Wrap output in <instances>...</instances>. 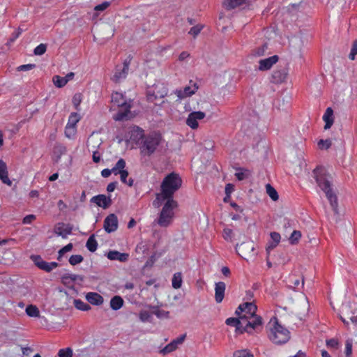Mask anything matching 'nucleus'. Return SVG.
Returning <instances> with one entry per match:
<instances>
[{"mask_svg":"<svg viewBox=\"0 0 357 357\" xmlns=\"http://www.w3.org/2000/svg\"><path fill=\"white\" fill-rule=\"evenodd\" d=\"M143 132V130L137 128L132 132L131 138L136 140L141 155L149 157L160 151L164 140L159 133L144 135Z\"/></svg>","mask_w":357,"mask_h":357,"instance_id":"f257e3e1","label":"nucleus"},{"mask_svg":"<svg viewBox=\"0 0 357 357\" xmlns=\"http://www.w3.org/2000/svg\"><path fill=\"white\" fill-rule=\"evenodd\" d=\"M181 185L182 180L178 174L171 173L166 176L160 185V192L155 195V199L153 202L154 207L158 208L165 201L174 199V194Z\"/></svg>","mask_w":357,"mask_h":357,"instance_id":"f03ea898","label":"nucleus"},{"mask_svg":"<svg viewBox=\"0 0 357 357\" xmlns=\"http://www.w3.org/2000/svg\"><path fill=\"white\" fill-rule=\"evenodd\" d=\"M257 306L253 303H245L240 305L236 310V314L241 319V324L245 326V332L252 333L262 326V319L256 314Z\"/></svg>","mask_w":357,"mask_h":357,"instance_id":"7ed1b4c3","label":"nucleus"},{"mask_svg":"<svg viewBox=\"0 0 357 357\" xmlns=\"http://www.w3.org/2000/svg\"><path fill=\"white\" fill-rule=\"evenodd\" d=\"M313 176L318 186L325 193L335 213L337 212V199L331 187L333 178L324 167H317L313 171Z\"/></svg>","mask_w":357,"mask_h":357,"instance_id":"20e7f679","label":"nucleus"},{"mask_svg":"<svg viewBox=\"0 0 357 357\" xmlns=\"http://www.w3.org/2000/svg\"><path fill=\"white\" fill-rule=\"evenodd\" d=\"M178 207V203L174 199L165 201L164 205L155 222L161 227H169L174 220V209Z\"/></svg>","mask_w":357,"mask_h":357,"instance_id":"39448f33","label":"nucleus"},{"mask_svg":"<svg viewBox=\"0 0 357 357\" xmlns=\"http://www.w3.org/2000/svg\"><path fill=\"white\" fill-rule=\"evenodd\" d=\"M270 328L268 337L274 344H282L287 342L290 338L289 331L278 323L276 318L269 322Z\"/></svg>","mask_w":357,"mask_h":357,"instance_id":"423d86ee","label":"nucleus"},{"mask_svg":"<svg viewBox=\"0 0 357 357\" xmlns=\"http://www.w3.org/2000/svg\"><path fill=\"white\" fill-rule=\"evenodd\" d=\"M112 102L119 107H121L123 111H119L114 116L115 121H123L127 119L130 113V100L127 99L122 93L115 92L112 96Z\"/></svg>","mask_w":357,"mask_h":357,"instance_id":"0eeeda50","label":"nucleus"},{"mask_svg":"<svg viewBox=\"0 0 357 357\" xmlns=\"http://www.w3.org/2000/svg\"><path fill=\"white\" fill-rule=\"evenodd\" d=\"M167 94V88L162 84H155L147 91V98L149 102L158 104H165V100L163 98Z\"/></svg>","mask_w":357,"mask_h":357,"instance_id":"6e6552de","label":"nucleus"},{"mask_svg":"<svg viewBox=\"0 0 357 357\" xmlns=\"http://www.w3.org/2000/svg\"><path fill=\"white\" fill-rule=\"evenodd\" d=\"M341 313L340 319L344 324H349L347 321V319H349L352 324L357 326V303H349L343 305Z\"/></svg>","mask_w":357,"mask_h":357,"instance_id":"1a4fd4ad","label":"nucleus"},{"mask_svg":"<svg viewBox=\"0 0 357 357\" xmlns=\"http://www.w3.org/2000/svg\"><path fill=\"white\" fill-rule=\"evenodd\" d=\"M129 64L130 61L126 60L122 65L116 66L111 79L115 83H119L124 80L128 74Z\"/></svg>","mask_w":357,"mask_h":357,"instance_id":"9d476101","label":"nucleus"},{"mask_svg":"<svg viewBox=\"0 0 357 357\" xmlns=\"http://www.w3.org/2000/svg\"><path fill=\"white\" fill-rule=\"evenodd\" d=\"M31 259L38 268L47 273H50L59 266L57 262H47L44 261L40 255H32Z\"/></svg>","mask_w":357,"mask_h":357,"instance_id":"9b49d317","label":"nucleus"},{"mask_svg":"<svg viewBox=\"0 0 357 357\" xmlns=\"http://www.w3.org/2000/svg\"><path fill=\"white\" fill-rule=\"evenodd\" d=\"M206 114L201 111L192 112L188 114L186 124L192 129H197L199 126L198 121L205 118Z\"/></svg>","mask_w":357,"mask_h":357,"instance_id":"f8f14e48","label":"nucleus"},{"mask_svg":"<svg viewBox=\"0 0 357 357\" xmlns=\"http://www.w3.org/2000/svg\"><path fill=\"white\" fill-rule=\"evenodd\" d=\"M198 89L196 84H192L190 86H186L183 89H176L174 91V93L177 96L178 100L186 98L192 96Z\"/></svg>","mask_w":357,"mask_h":357,"instance_id":"ddd939ff","label":"nucleus"},{"mask_svg":"<svg viewBox=\"0 0 357 357\" xmlns=\"http://www.w3.org/2000/svg\"><path fill=\"white\" fill-rule=\"evenodd\" d=\"M185 334H184L173 340L170 343L167 344L163 349H162L160 351V354H162L163 356H165L175 351L178 348V345L183 344L185 339Z\"/></svg>","mask_w":357,"mask_h":357,"instance_id":"4468645a","label":"nucleus"},{"mask_svg":"<svg viewBox=\"0 0 357 357\" xmlns=\"http://www.w3.org/2000/svg\"><path fill=\"white\" fill-rule=\"evenodd\" d=\"M118 228V218L115 214H109L104 220V229L107 233L115 231Z\"/></svg>","mask_w":357,"mask_h":357,"instance_id":"2eb2a0df","label":"nucleus"},{"mask_svg":"<svg viewBox=\"0 0 357 357\" xmlns=\"http://www.w3.org/2000/svg\"><path fill=\"white\" fill-rule=\"evenodd\" d=\"M278 59L277 55H273L268 58L259 60L258 66L259 70L266 71L270 70L272 66L278 61Z\"/></svg>","mask_w":357,"mask_h":357,"instance_id":"dca6fc26","label":"nucleus"},{"mask_svg":"<svg viewBox=\"0 0 357 357\" xmlns=\"http://www.w3.org/2000/svg\"><path fill=\"white\" fill-rule=\"evenodd\" d=\"M236 250L240 256L245 258L246 256L254 251L253 242L242 243L240 245H236Z\"/></svg>","mask_w":357,"mask_h":357,"instance_id":"f3484780","label":"nucleus"},{"mask_svg":"<svg viewBox=\"0 0 357 357\" xmlns=\"http://www.w3.org/2000/svg\"><path fill=\"white\" fill-rule=\"evenodd\" d=\"M83 280L84 277L77 274L65 273L61 277L62 283L67 287H71L74 282L78 281L82 282Z\"/></svg>","mask_w":357,"mask_h":357,"instance_id":"a211bd4d","label":"nucleus"},{"mask_svg":"<svg viewBox=\"0 0 357 357\" xmlns=\"http://www.w3.org/2000/svg\"><path fill=\"white\" fill-rule=\"evenodd\" d=\"M91 202L95 203L98 206L103 208H108L112 204V199L110 197H107L105 195H98L94 196L91 199Z\"/></svg>","mask_w":357,"mask_h":357,"instance_id":"6ab92c4d","label":"nucleus"},{"mask_svg":"<svg viewBox=\"0 0 357 357\" xmlns=\"http://www.w3.org/2000/svg\"><path fill=\"white\" fill-rule=\"evenodd\" d=\"M226 284L223 282H218L215 284V300L216 303H220L225 297Z\"/></svg>","mask_w":357,"mask_h":357,"instance_id":"aec40b11","label":"nucleus"},{"mask_svg":"<svg viewBox=\"0 0 357 357\" xmlns=\"http://www.w3.org/2000/svg\"><path fill=\"white\" fill-rule=\"evenodd\" d=\"M107 257L110 260H116L121 262H126L129 259V254L120 252L116 250H110L107 254Z\"/></svg>","mask_w":357,"mask_h":357,"instance_id":"412c9836","label":"nucleus"},{"mask_svg":"<svg viewBox=\"0 0 357 357\" xmlns=\"http://www.w3.org/2000/svg\"><path fill=\"white\" fill-rule=\"evenodd\" d=\"M0 179L3 183L9 186L12 185V181L8 178L7 165L2 160H0Z\"/></svg>","mask_w":357,"mask_h":357,"instance_id":"4be33fe9","label":"nucleus"},{"mask_svg":"<svg viewBox=\"0 0 357 357\" xmlns=\"http://www.w3.org/2000/svg\"><path fill=\"white\" fill-rule=\"evenodd\" d=\"M86 301L92 305H100L103 303V298L96 292H89L86 294Z\"/></svg>","mask_w":357,"mask_h":357,"instance_id":"5701e85b","label":"nucleus"},{"mask_svg":"<svg viewBox=\"0 0 357 357\" xmlns=\"http://www.w3.org/2000/svg\"><path fill=\"white\" fill-rule=\"evenodd\" d=\"M287 73L284 69L276 70L273 72L272 82L273 83H282L285 81Z\"/></svg>","mask_w":357,"mask_h":357,"instance_id":"b1692460","label":"nucleus"},{"mask_svg":"<svg viewBox=\"0 0 357 357\" xmlns=\"http://www.w3.org/2000/svg\"><path fill=\"white\" fill-rule=\"evenodd\" d=\"M241 319L239 317L237 318L230 317L226 319L225 323L229 326H235L237 331H241V333L245 332V326L243 324H241Z\"/></svg>","mask_w":357,"mask_h":357,"instance_id":"393cba45","label":"nucleus"},{"mask_svg":"<svg viewBox=\"0 0 357 357\" xmlns=\"http://www.w3.org/2000/svg\"><path fill=\"white\" fill-rule=\"evenodd\" d=\"M323 120L326 123L324 126V129H329L333 123V111L331 107H328L326 109L323 116Z\"/></svg>","mask_w":357,"mask_h":357,"instance_id":"a878e982","label":"nucleus"},{"mask_svg":"<svg viewBox=\"0 0 357 357\" xmlns=\"http://www.w3.org/2000/svg\"><path fill=\"white\" fill-rule=\"evenodd\" d=\"M123 300L119 296H115L110 300V307L114 310H118L122 307Z\"/></svg>","mask_w":357,"mask_h":357,"instance_id":"bb28decb","label":"nucleus"},{"mask_svg":"<svg viewBox=\"0 0 357 357\" xmlns=\"http://www.w3.org/2000/svg\"><path fill=\"white\" fill-rule=\"evenodd\" d=\"M126 163L124 159L120 158L115 165L112 168V173L115 175L119 174L121 172H123L126 167Z\"/></svg>","mask_w":357,"mask_h":357,"instance_id":"cd10ccee","label":"nucleus"},{"mask_svg":"<svg viewBox=\"0 0 357 357\" xmlns=\"http://www.w3.org/2000/svg\"><path fill=\"white\" fill-rule=\"evenodd\" d=\"M25 312L29 317H39L40 311L38 308L33 305H29L26 307Z\"/></svg>","mask_w":357,"mask_h":357,"instance_id":"c85d7f7f","label":"nucleus"},{"mask_svg":"<svg viewBox=\"0 0 357 357\" xmlns=\"http://www.w3.org/2000/svg\"><path fill=\"white\" fill-rule=\"evenodd\" d=\"M245 0H224V6L227 9H233L242 5Z\"/></svg>","mask_w":357,"mask_h":357,"instance_id":"c756f323","label":"nucleus"},{"mask_svg":"<svg viewBox=\"0 0 357 357\" xmlns=\"http://www.w3.org/2000/svg\"><path fill=\"white\" fill-rule=\"evenodd\" d=\"M86 248L90 252H95L97 250L98 248V243L96 240L95 239L94 235H91L87 240L86 243Z\"/></svg>","mask_w":357,"mask_h":357,"instance_id":"7c9ffc66","label":"nucleus"},{"mask_svg":"<svg viewBox=\"0 0 357 357\" xmlns=\"http://www.w3.org/2000/svg\"><path fill=\"white\" fill-rule=\"evenodd\" d=\"M182 275L181 273H176L174 274L172 284L173 288L179 289L182 285Z\"/></svg>","mask_w":357,"mask_h":357,"instance_id":"2f4dec72","label":"nucleus"},{"mask_svg":"<svg viewBox=\"0 0 357 357\" xmlns=\"http://www.w3.org/2000/svg\"><path fill=\"white\" fill-rule=\"evenodd\" d=\"M79 120H80L79 114H77V112H73L69 116L66 126L76 127V125L79 121Z\"/></svg>","mask_w":357,"mask_h":357,"instance_id":"473e14b6","label":"nucleus"},{"mask_svg":"<svg viewBox=\"0 0 357 357\" xmlns=\"http://www.w3.org/2000/svg\"><path fill=\"white\" fill-rule=\"evenodd\" d=\"M75 307L79 310L82 311H88L91 309V307L89 304L84 303L80 299H75L73 301Z\"/></svg>","mask_w":357,"mask_h":357,"instance_id":"72a5a7b5","label":"nucleus"},{"mask_svg":"<svg viewBox=\"0 0 357 357\" xmlns=\"http://www.w3.org/2000/svg\"><path fill=\"white\" fill-rule=\"evenodd\" d=\"M266 192L268 195V196L273 200L277 201L279 198L278 194L275 189L272 187L270 184H267L266 185Z\"/></svg>","mask_w":357,"mask_h":357,"instance_id":"f704fd0d","label":"nucleus"},{"mask_svg":"<svg viewBox=\"0 0 357 357\" xmlns=\"http://www.w3.org/2000/svg\"><path fill=\"white\" fill-rule=\"evenodd\" d=\"M52 80L54 85L59 88H61L67 84L64 77H60L59 75L54 76Z\"/></svg>","mask_w":357,"mask_h":357,"instance_id":"c9c22d12","label":"nucleus"},{"mask_svg":"<svg viewBox=\"0 0 357 357\" xmlns=\"http://www.w3.org/2000/svg\"><path fill=\"white\" fill-rule=\"evenodd\" d=\"M55 233L58 236H61L63 238H66V236L71 233V229L68 228L63 229L61 227L58 226L55 229Z\"/></svg>","mask_w":357,"mask_h":357,"instance_id":"e433bc0d","label":"nucleus"},{"mask_svg":"<svg viewBox=\"0 0 357 357\" xmlns=\"http://www.w3.org/2000/svg\"><path fill=\"white\" fill-rule=\"evenodd\" d=\"M267 50V45H262L260 47H257L252 51V54L255 56H264Z\"/></svg>","mask_w":357,"mask_h":357,"instance_id":"4c0bfd02","label":"nucleus"},{"mask_svg":"<svg viewBox=\"0 0 357 357\" xmlns=\"http://www.w3.org/2000/svg\"><path fill=\"white\" fill-rule=\"evenodd\" d=\"M73 349L70 347L61 349L59 350L58 356L59 357H72L73 356Z\"/></svg>","mask_w":357,"mask_h":357,"instance_id":"58836bf2","label":"nucleus"},{"mask_svg":"<svg viewBox=\"0 0 357 357\" xmlns=\"http://www.w3.org/2000/svg\"><path fill=\"white\" fill-rule=\"evenodd\" d=\"M84 258L80 255H72L69 259V263L73 265H77L83 261Z\"/></svg>","mask_w":357,"mask_h":357,"instance_id":"ea45409f","label":"nucleus"},{"mask_svg":"<svg viewBox=\"0 0 357 357\" xmlns=\"http://www.w3.org/2000/svg\"><path fill=\"white\" fill-rule=\"evenodd\" d=\"M97 145H93V149L91 151L93 152V160L94 162L98 163L100 160V153L96 150V148L100 145V143L98 142H96Z\"/></svg>","mask_w":357,"mask_h":357,"instance_id":"a19ab883","label":"nucleus"},{"mask_svg":"<svg viewBox=\"0 0 357 357\" xmlns=\"http://www.w3.org/2000/svg\"><path fill=\"white\" fill-rule=\"evenodd\" d=\"M234 357H254L253 355L246 349L238 350L234 353Z\"/></svg>","mask_w":357,"mask_h":357,"instance_id":"79ce46f5","label":"nucleus"},{"mask_svg":"<svg viewBox=\"0 0 357 357\" xmlns=\"http://www.w3.org/2000/svg\"><path fill=\"white\" fill-rule=\"evenodd\" d=\"M352 344L353 341L351 339H348L345 342V354L346 357H351L352 354Z\"/></svg>","mask_w":357,"mask_h":357,"instance_id":"37998d69","label":"nucleus"},{"mask_svg":"<svg viewBox=\"0 0 357 357\" xmlns=\"http://www.w3.org/2000/svg\"><path fill=\"white\" fill-rule=\"evenodd\" d=\"M73 249V244L72 243H68V245H65L63 248H62L58 252L59 255H58V260H61V259L62 258L63 255L66 253V252H70Z\"/></svg>","mask_w":357,"mask_h":357,"instance_id":"c03bdc74","label":"nucleus"},{"mask_svg":"<svg viewBox=\"0 0 357 357\" xmlns=\"http://www.w3.org/2000/svg\"><path fill=\"white\" fill-rule=\"evenodd\" d=\"M73 104L77 110H79V105L82 102V95L80 93H76L73 98Z\"/></svg>","mask_w":357,"mask_h":357,"instance_id":"a18cd8bd","label":"nucleus"},{"mask_svg":"<svg viewBox=\"0 0 357 357\" xmlns=\"http://www.w3.org/2000/svg\"><path fill=\"white\" fill-rule=\"evenodd\" d=\"M203 29V26L201 24H197L190 29L188 33L192 35L194 38H195Z\"/></svg>","mask_w":357,"mask_h":357,"instance_id":"49530a36","label":"nucleus"},{"mask_svg":"<svg viewBox=\"0 0 357 357\" xmlns=\"http://www.w3.org/2000/svg\"><path fill=\"white\" fill-rule=\"evenodd\" d=\"M153 314H155L158 318H161V317L167 318L169 317V312L167 311H165V310H160L158 308L154 307Z\"/></svg>","mask_w":357,"mask_h":357,"instance_id":"de8ad7c7","label":"nucleus"},{"mask_svg":"<svg viewBox=\"0 0 357 357\" xmlns=\"http://www.w3.org/2000/svg\"><path fill=\"white\" fill-rule=\"evenodd\" d=\"M46 45L41 43L34 49L33 52L36 55H43L46 52Z\"/></svg>","mask_w":357,"mask_h":357,"instance_id":"09e8293b","label":"nucleus"},{"mask_svg":"<svg viewBox=\"0 0 357 357\" xmlns=\"http://www.w3.org/2000/svg\"><path fill=\"white\" fill-rule=\"evenodd\" d=\"M318 146L321 149H328L331 146V142L330 139H320L318 142Z\"/></svg>","mask_w":357,"mask_h":357,"instance_id":"8fccbe9b","label":"nucleus"},{"mask_svg":"<svg viewBox=\"0 0 357 357\" xmlns=\"http://www.w3.org/2000/svg\"><path fill=\"white\" fill-rule=\"evenodd\" d=\"M357 55V39L355 40L352 44L351 50L349 55L351 60H354L355 56Z\"/></svg>","mask_w":357,"mask_h":357,"instance_id":"3c124183","label":"nucleus"},{"mask_svg":"<svg viewBox=\"0 0 357 357\" xmlns=\"http://www.w3.org/2000/svg\"><path fill=\"white\" fill-rule=\"evenodd\" d=\"M151 318V314L148 311H141L139 313V319L142 322L149 321Z\"/></svg>","mask_w":357,"mask_h":357,"instance_id":"603ef678","label":"nucleus"},{"mask_svg":"<svg viewBox=\"0 0 357 357\" xmlns=\"http://www.w3.org/2000/svg\"><path fill=\"white\" fill-rule=\"evenodd\" d=\"M75 128H76V127H73V126L69 127V126H66L65 135L66 136V137H68V138L73 137L75 134Z\"/></svg>","mask_w":357,"mask_h":357,"instance_id":"864d4df0","label":"nucleus"},{"mask_svg":"<svg viewBox=\"0 0 357 357\" xmlns=\"http://www.w3.org/2000/svg\"><path fill=\"white\" fill-rule=\"evenodd\" d=\"M301 237V234L299 231H294L290 236V241L291 243H296Z\"/></svg>","mask_w":357,"mask_h":357,"instance_id":"5fc2aeb1","label":"nucleus"},{"mask_svg":"<svg viewBox=\"0 0 357 357\" xmlns=\"http://www.w3.org/2000/svg\"><path fill=\"white\" fill-rule=\"evenodd\" d=\"M135 250L137 253L144 254L147 250V246L144 243L141 242L137 244Z\"/></svg>","mask_w":357,"mask_h":357,"instance_id":"6e6d98bb","label":"nucleus"},{"mask_svg":"<svg viewBox=\"0 0 357 357\" xmlns=\"http://www.w3.org/2000/svg\"><path fill=\"white\" fill-rule=\"evenodd\" d=\"M270 236H271L272 242L275 243L277 244H278L280 243L281 236L279 233L273 231V232L271 233Z\"/></svg>","mask_w":357,"mask_h":357,"instance_id":"4d7b16f0","label":"nucleus"},{"mask_svg":"<svg viewBox=\"0 0 357 357\" xmlns=\"http://www.w3.org/2000/svg\"><path fill=\"white\" fill-rule=\"evenodd\" d=\"M35 64H25V65H21L19 67H17V70L19 71H27L33 69L35 68Z\"/></svg>","mask_w":357,"mask_h":357,"instance_id":"13d9d810","label":"nucleus"},{"mask_svg":"<svg viewBox=\"0 0 357 357\" xmlns=\"http://www.w3.org/2000/svg\"><path fill=\"white\" fill-rule=\"evenodd\" d=\"M109 2L108 1H105L99 5H97L96 7H95V10H97V11H102V10H105L106 8H107L109 6Z\"/></svg>","mask_w":357,"mask_h":357,"instance_id":"bf43d9fd","label":"nucleus"},{"mask_svg":"<svg viewBox=\"0 0 357 357\" xmlns=\"http://www.w3.org/2000/svg\"><path fill=\"white\" fill-rule=\"evenodd\" d=\"M232 236V230L230 229H225L223 230V237L225 240H231Z\"/></svg>","mask_w":357,"mask_h":357,"instance_id":"052dcab7","label":"nucleus"},{"mask_svg":"<svg viewBox=\"0 0 357 357\" xmlns=\"http://www.w3.org/2000/svg\"><path fill=\"white\" fill-rule=\"evenodd\" d=\"M35 219L36 216L34 215H28L23 218L22 222L24 224H30Z\"/></svg>","mask_w":357,"mask_h":357,"instance_id":"680f3d73","label":"nucleus"},{"mask_svg":"<svg viewBox=\"0 0 357 357\" xmlns=\"http://www.w3.org/2000/svg\"><path fill=\"white\" fill-rule=\"evenodd\" d=\"M326 344L328 347L335 348L338 344V342L337 340L332 338L326 341Z\"/></svg>","mask_w":357,"mask_h":357,"instance_id":"e2e57ef3","label":"nucleus"},{"mask_svg":"<svg viewBox=\"0 0 357 357\" xmlns=\"http://www.w3.org/2000/svg\"><path fill=\"white\" fill-rule=\"evenodd\" d=\"M120 178L122 183H126L127 182V177L128 176V172L127 170H124L123 172H121L120 174Z\"/></svg>","mask_w":357,"mask_h":357,"instance_id":"0e129e2a","label":"nucleus"},{"mask_svg":"<svg viewBox=\"0 0 357 357\" xmlns=\"http://www.w3.org/2000/svg\"><path fill=\"white\" fill-rule=\"evenodd\" d=\"M21 33H22V31L20 29L17 31L14 32L12 34V36L10 37V38L9 39V42L13 43L20 36Z\"/></svg>","mask_w":357,"mask_h":357,"instance_id":"69168bd1","label":"nucleus"},{"mask_svg":"<svg viewBox=\"0 0 357 357\" xmlns=\"http://www.w3.org/2000/svg\"><path fill=\"white\" fill-rule=\"evenodd\" d=\"M117 184H118L117 182H112V183H109L107 187V192H112L114 191L115 188H116Z\"/></svg>","mask_w":357,"mask_h":357,"instance_id":"338daca9","label":"nucleus"},{"mask_svg":"<svg viewBox=\"0 0 357 357\" xmlns=\"http://www.w3.org/2000/svg\"><path fill=\"white\" fill-rule=\"evenodd\" d=\"M112 173V169H104L101 172V176L104 178H107V177H109Z\"/></svg>","mask_w":357,"mask_h":357,"instance_id":"774afa93","label":"nucleus"}]
</instances>
